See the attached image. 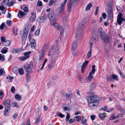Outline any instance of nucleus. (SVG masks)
<instances>
[{"label":"nucleus","mask_w":125,"mask_h":125,"mask_svg":"<svg viewBox=\"0 0 125 125\" xmlns=\"http://www.w3.org/2000/svg\"><path fill=\"white\" fill-rule=\"evenodd\" d=\"M65 96H66V99H70L71 98V97L73 96V94L72 93L70 94H65Z\"/></svg>","instance_id":"obj_24"},{"label":"nucleus","mask_w":125,"mask_h":125,"mask_svg":"<svg viewBox=\"0 0 125 125\" xmlns=\"http://www.w3.org/2000/svg\"><path fill=\"white\" fill-rule=\"evenodd\" d=\"M55 62L54 61L51 62L50 64H49L48 65V68L49 69H51L54 67L55 66Z\"/></svg>","instance_id":"obj_22"},{"label":"nucleus","mask_w":125,"mask_h":125,"mask_svg":"<svg viewBox=\"0 0 125 125\" xmlns=\"http://www.w3.org/2000/svg\"><path fill=\"white\" fill-rule=\"evenodd\" d=\"M9 0H4L3 1L4 2H2V3L3 5L4 3L7 4Z\"/></svg>","instance_id":"obj_60"},{"label":"nucleus","mask_w":125,"mask_h":125,"mask_svg":"<svg viewBox=\"0 0 125 125\" xmlns=\"http://www.w3.org/2000/svg\"><path fill=\"white\" fill-rule=\"evenodd\" d=\"M49 17L50 21L51 24V22H55L56 19V15L55 13L53 11H52L49 14Z\"/></svg>","instance_id":"obj_7"},{"label":"nucleus","mask_w":125,"mask_h":125,"mask_svg":"<svg viewBox=\"0 0 125 125\" xmlns=\"http://www.w3.org/2000/svg\"><path fill=\"white\" fill-rule=\"evenodd\" d=\"M11 92L13 93H14L15 92V88L14 86H12L11 87Z\"/></svg>","instance_id":"obj_58"},{"label":"nucleus","mask_w":125,"mask_h":125,"mask_svg":"<svg viewBox=\"0 0 125 125\" xmlns=\"http://www.w3.org/2000/svg\"><path fill=\"white\" fill-rule=\"evenodd\" d=\"M51 24L53 25L54 27L56 29H58L60 32H62L63 31L62 27L60 24H59L56 22H51Z\"/></svg>","instance_id":"obj_6"},{"label":"nucleus","mask_w":125,"mask_h":125,"mask_svg":"<svg viewBox=\"0 0 125 125\" xmlns=\"http://www.w3.org/2000/svg\"><path fill=\"white\" fill-rule=\"evenodd\" d=\"M25 70L28 73H31L32 72V70L30 65L28 64H25L24 66Z\"/></svg>","instance_id":"obj_10"},{"label":"nucleus","mask_w":125,"mask_h":125,"mask_svg":"<svg viewBox=\"0 0 125 125\" xmlns=\"http://www.w3.org/2000/svg\"><path fill=\"white\" fill-rule=\"evenodd\" d=\"M62 20L63 24L64 25L66 26H68V19L66 17L63 16L62 17Z\"/></svg>","instance_id":"obj_12"},{"label":"nucleus","mask_w":125,"mask_h":125,"mask_svg":"<svg viewBox=\"0 0 125 125\" xmlns=\"http://www.w3.org/2000/svg\"><path fill=\"white\" fill-rule=\"evenodd\" d=\"M96 86V84L94 83H92L91 85L90 89L91 90H92L94 89Z\"/></svg>","instance_id":"obj_25"},{"label":"nucleus","mask_w":125,"mask_h":125,"mask_svg":"<svg viewBox=\"0 0 125 125\" xmlns=\"http://www.w3.org/2000/svg\"><path fill=\"white\" fill-rule=\"evenodd\" d=\"M113 15V10L112 9H109L108 12V18L110 20L111 18V17Z\"/></svg>","instance_id":"obj_15"},{"label":"nucleus","mask_w":125,"mask_h":125,"mask_svg":"<svg viewBox=\"0 0 125 125\" xmlns=\"http://www.w3.org/2000/svg\"><path fill=\"white\" fill-rule=\"evenodd\" d=\"M10 107H5V110L4 112V116L6 115L9 112V109Z\"/></svg>","instance_id":"obj_26"},{"label":"nucleus","mask_w":125,"mask_h":125,"mask_svg":"<svg viewBox=\"0 0 125 125\" xmlns=\"http://www.w3.org/2000/svg\"><path fill=\"white\" fill-rule=\"evenodd\" d=\"M31 53V52L29 51L28 52H25L24 53V55L26 57H28V58H29L30 56L29 54Z\"/></svg>","instance_id":"obj_32"},{"label":"nucleus","mask_w":125,"mask_h":125,"mask_svg":"<svg viewBox=\"0 0 125 125\" xmlns=\"http://www.w3.org/2000/svg\"><path fill=\"white\" fill-rule=\"evenodd\" d=\"M125 21V19L122 17V14L120 13L118 14L117 18V22L119 25H121L123 21Z\"/></svg>","instance_id":"obj_8"},{"label":"nucleus","mask_w":125,"mask_h":125,"mask_svg":"<svg viewBox=\"0 0 125 125\" xmlns=\"http://www.w3.org/2000/svg\"><path fill=\"white\" fill-rule=\"evenodd\" d=\"M4 93L1 91H0V99H2L4 97Z\"/></svg>","instance_id":"obj_41"},{"label":"nucleus","mask_w":125,"mask_h":125,"mask_svg":"<svg viewBox=\"0 0 125 125\" xmlns=\"http://www.w3.org/2000/svg\"><path fill=\"white\" fill-rule=\"evenodd\" d=\"M91 73H90L88 76L86 78V80L88 83H91L92 79L94 78V76L92 75H91Z\"/></svg>","instance_id":"obj_13"},{"label":"nucleus","mask_w":125,"mask_h":125,"mask_svg":"<svg viewBox=\"0 0 125 125\" xmlns=\"http://www.w3.org/2000/svg\"><path fill=\"white\" fill-rule=\"evenodd\" d=\"M37 5L38 6H41L42 5V3L41 1H38L37 3Z\"/></svg>","instance_id":"obj_57"},{"label":"nucleus","mask_w":125,"mask_h":125,"mask_svg":"<svg viewBox=\"0 0 125 125\" xmlns=\"http://www.w3.org/2000/svg\"><path fill=\"white\" fill-rule=\"evenodd\" d=\"M86 99L88 103L89 107L92 109L96 107L98 104V101L95 98L94 94L86 97Z\"/></svg>","instance_id":"obj_1"},{"label":"nucleus","mask_w":125,"mask_h":125,"mask_svg":"<svg viewBox=\"0 0 125 125\" xmlns=\"http://www.w3.org/2000/svg\"><path fill=\"white\" fill-rule=\"evenodd\" d=\"M26 80L27 81H29L30 80V75L28 74H27L26 75Z\"/></svg>","instance_id":"obj_47"},{"label":"nucleus","mask_w":125,"mask_h":125,"mask_svg":"<svg viewBox=\"0 0 125 125\" xmlns=\"http://www.w3.org/2000/svg\"><path fill=\"white\" fill-rule=\"evenodd\" d=\"M4 42V44L6 46H8L10 44V41L8 40H5Z\"/></svg>","instance_id":"obj_37"},{"label":"nucleus","mask_w":125,"mask_h":125,"mask_svg":"<svg viewBox=\"0 0 125 125\" xmlns=\"http://www.w3.org/2000/svg\"><path fill=\"white\" fill-rule=\"evenodd\" d=\"M28 27H26L24 29L23 33L21 36L22 44V45H24L25 44L26 37L28 33Z\"/></svg>","instance_id":"obj_3"},{"label":"nucleus","mask_w":125,"mask_h":125,"mask_svg":"<svg viewBox=\"0 0 125 125\" xmlns=\"http://www.w3.org/2000/svg\"><path fill=\"white\" fill-rule=\"evenodd\" d=\"M15 98L16 99L18 100H20L21 96L20 95L18 94H17L15 95Z\"/></svg>","instance_id":"obj_42"},{"label":"nucleus","mask_w":125,"mask_h":125,"mask_svg":"<svg viewBox=\"0 0 125 125\" xmlns=\"http://www.w3.org/2000/svg\"><path fill=\"white\" fill-rule=\"evenodd\" d=\"M8 50V48L6 47L4 48L1 50L2 52L3 53H5L7 52Z\"/></svg>","instance_id":"obj_39"},{"label":"nucleus","mask_w":125,"mask_h":125,"mask_svg":"<svg viewBox=\"0 0 125 125\" xmlns=\"http://www.w3.org/2000/svg\"><path fill=\"white\" fill-rule=\"evenodd\" d=\"M47 19V17L45 15L43 16H41L39 17L38 20L39 23H43L46 21Z\"/></svg>","instance_id":"obj_9"},{"label":"nucleus","mask_w":125,"mask_h":125,"mask_svg":"<svg viewBox=\"0 0 125 125\" xmlns=\"http://www.w3.org/2000/svg\"><path fill=\"white\" fill-rule=\"evenodd\" d=\"M77 46V44L76 42H73L72 46V49L73 51L76 49Z\"/></svg>","instance_id":"obj_29"},{"label":"nucleus","mask_w":125,"mask_h":125,"mask_svg":"<svg viewBox=\"0 0 125 125\" xmlns=\"http://www.w3.org/2000/svg\"><path fill=\"white\" fill-rule=\"evenodd\" d=\"M12 104L13 105V106L17 108H18L19 107V106L17 104V103L15 102L12 103Z\"/></svg>","instance_id":"obj_48"},{"label":"nucleus","mask_w":125,"mask_h":125,"mask_svg":"<svg viewBox=\"0 0 125 125\" xmlns=\"http://www.w3.org/2000/svg\"><path fill=\"white\" fill-rule=\"evenodd\" d=\"M18 67H14L13 68L12 71L13 72L15 73H18Z\"/></svg>","instance_id":"obj_28"},{"label":"nucleus","mask_w":125,"mask_h":125,"mask_svg":"<svg viewBox=\"0 0 125 125\" xmlns=\"http://www.w3.org/2000/svg\"><path fill=\"white\" fill-rule=\"evenodd\" d=\"M67 0H65L64 2L62 3L61 6L57 8V11L59 15H60L62 13Z\"/></svg>","instance_id":"obj_4"},{"label":"nucleus","mask_w":125,"mask_h":125,"mask_svg":"<svg viewBox=\"0 0 125 125\" xmlns=\"http://www.w3.org/2000/svg\"><path fill=\"white\" fill-rule=\"evenodd\" d=\"M112 6L111 4L109 3L108 4V9H112Z\"/></svg>","instance_id":"obj_63"},{"label":"nucleus","mask_w":125,"mask_h":125,"mask_svg":"<svg viewBox=\"0 0 125 125\" xmlns=\"http://www.w3.org/2000/svg\"><path fill=\"white\" fill-rule=\"evenodd\" d=\"M99 10V7L98 6H97L96 8V10L94 14L96 15H97V14Z\"/></svg>","instance_id":"obj_56"},{"label":"nucleus","mask_w":125,"mask_h":125,"mask_svg":"<svg viewBox=\"0 0 125 125\" xmlns=\"http://www.w3.org/2000/svg\"><path fill=\"white\" fill-rule=\"evenodd\" d=\"M31 46V48L34 49L36 46V42L35 40L30 42Z\"/></svg>","instance_id":"obj_23"},{"label":"nucleus","mask_w":125,"mask_h":125,"mask_svg":"<svg viewBox=\"0 0 125 125\" xmlns=\"http://www.w3.org/2000/svg\"><path fill=\"white\" fill-rule=\"evenodd\" d=\"M44 50L42 49L39 52V60H41L43 57L44 55Z\"/></svg>","instance_id":"obj_18"},{"label":"nucleus","mask_w":125,"mask_h":125,"mask_svg":"<svg viewBox=\"0 0 125 125\" xmlns=\"http://www.w3.org/2000/svg\"><path fill=\"white\" fill-rule=\"evenodd\" d=\"M102 16L104 19H105L106 18V14L105 13H103L102 14Z\"/></svg>","instance_id":"obj_61"},{"label":"nucleus","mask_w":125,"mask_h":125,"mask_svg":"<svg viewBox=\"0 0 125 125\" xmlns=\"http://www.w3.org/2000/svg\"><path fill=\"white\" fill-rule=\"evenodd\" d=\"M57 115L61 118H62L63 117H64L65 116L64 115L61 113H60L58 114H57Z\"/></svg>","instance_id":"obj_55"},{"label":"nucleus","mask_w":125,"mask_h":125,"mask_svg":"<svg viewBox=\"0 0 125 125\" xmlns=\"http://www.w3.org/2000/svg\"><path fill=\"white\" fill-rule=\"evenodd\" d=\"M18 116V114L17 113H15L13 115V118L14 119H15Z\"/></svg>","instance_id":"obj_64"},{"label":"nucleus","mask_w":125,"mask_h":125,"mask_svg":"<svg viewBox=\"0 0 125 125\" xmlns=\"http://www.w3.org/2000/svg\"><path fill=\"white\" fill-rule=\"evenodd\" d=\"M40 32V30L39 29H38L37 30L35 31L34 35H38L39 34Z\"/></svg>","instance_id":"obj_54"},{"label":"nucleus","mask_w":125,"mask_h":125,"mask_svg":"<svg viewBox=\"0 0 125 125\" xmlns=\"http://www.w3.org/2000/svg\"><path fill=\"white\" fill-rule=\"evenodd\" d=\"M85 24L86 23L85 21L81 22L79 24V25L80 27V28H79V27H78L79 29V30H81V31H83L82 29L85 27Z\"/></svg>","instance_id":"obj_11"},{"label":"nucleus","mask_w":125,"mask_h":125,"mask_svg":"<svg viewBox=\"0 0 125 125\" xmlns=\"http://www.w3.org/2000/svg\"><path fill=\"white\" fill-rule=\"evenodd\" d=\"M20 49H13L11 50V52L12 53H17L20 51Z\"/></svg>","instance_id":"obj_36"},{"label":"nucleus","mask_w":125,"mask_h":125,"mask_svg":"<svg viewBox=\"0 0 125 125\" xmlns=\"http://www.w3.org/2000/svg\"><path fill=\"white\" fill-rule=\"evenodd\" d=\"M96 117V116L95 115H91L90 116L91 119L93 121L94 120Z\"/></svg>","instance_id":"obj_59"},{"label":"nucleus","mask_w":125,"mask_h":125,"mask_svg":"<svg viewBox=\"0 0 125 125\" xmlns=\"http://www.w3.org/2000/svg\"><path fill=\"white\" fill-rule=\"evenodd\" d=\"M33 35L29 33L28 35V39L29 41L30 42H32V41L35 40H34L32 39V37L33 36Z\"/></svg>","instance_id":"obj_30"},{"label":"nucleus","mask_w":125,"mask_h":125,"mask_svg":"<svg viewBox=\"0 0 125 125\" xmlns=\"http://www.w3.org/2000/svg\"><path fill=\"white\" fill-rule=\"evenodd\" d=\"M18 72L19 74L20 75H22L24 74L23 70L22 68L19 69Z\"/></svg>","instance_id":"obj_38"},{"label":"nucleus","mask_w":125,"mask_h":125,"mask_svg":"<svg viewBox=\"0 0 125 125\" xmlns=\"http://www.w3.org/2000/svg\"><path fill=\"white\" fill-rule=\"evenodd\" d=\"M92 37L91 38V41H92L93 42L95 43L98 40L97 39L96 36V35H95L94 33H92Z\"/></svg>","instance_id":"obj_19"},{"label":"nucleus","mask_w":125,"mask_h":125,"mask_svg":"<svg viewBox=\"0 0 125 125\" xmlns=\"http://www.w3.org/2000/svg\"><path fill=\"white\" fill-rule=\"evenodd\" d=\"M26 14V13H24L22 11H19V13L18 14V16L20 18H21L22 17Z\"/></svg>","instance_id":"obj_20"},{"label":"nucleus","mask_w":125,"mask_h":125,"mask_svg":"<svg viewBox=\"0 0 125 125\" xmlns=\"http://www.w3.org/2000/svg\"><path fill=\"white\" fill-rule=\"evenodd\" d=\"M76 0H71L69 2L67 6V10L68 12H70L71 11V9L76 4L75 3Z\"/></svg>","instance_id":"obj_5"},{"label":"nucleus","mask_w":125,"mask_h":125,"mask_svg":"<svg viewBox=\"0 0 125 125\" xmlns=\"http://www.w3.org/2000/svg\"><path fill=\"white\" fill-rule=\"evenodd\" d=\"M15 0H13L10 1L8 4V5L9 7L11 6L15 3Z\"/></svg>","instance_id":"obj_40"},{"label":"nucleus","mask_w":125,"mask_h":125,"mask_svg":"<svg viewBox=\"0 0 125 125\" xmlns=\"http://www.w3.org/2000/svg\"><path fill=\"white\" fill-rule=\"evenodd\" d=\"M105 113L104 114L100 113L99 115V116L101 118H103L104 117L106 116L105 115Z\"/></svg>","instance_id":"obj_43"},{"label":"nucleus","mask_w":125,"mask_h":125,"mask_svg":"<svg viewBox=\"0 0 125 125\" xmlns=\"http://www.w3.org/2000/svg\"><path fill=\"white\" fill-rule=\"evenodd\" d=\"M70 118V114L68 113H67V115L66 117V121H67L68 120V119Z\"/></svg>","instance_id":"obj_53"},{"label":"nucleus","mask_w":125,"mask_h":125,"mask_svg":"<svg viewBox=\"0 0 125 125\" xmlns=\"http://www.w3.org/2000/svg\"><path fill=\"white\" fill-rule=\"evenodd\" d=\"M122 115L121 113H119L117 115L116 117L115 116L114 117H113L112 119L113 120H114L115 118H119L120 116H121Z\"/></svg>","instance_id":"obj_52"},{"label":"nucleus","mask_w":125,"mask_h":125,"mask_svg":"<svg viewBox=\"0 0 125 125\" xmlns=\"http://www.w3.org/2000/svg\"><path fill=\"white\" fill-rule=\"evenodd\" d=\"M79 32L77 33L76 34H75V37L76 38V39H79L80 38V33L79 32V31H78Z\"/></svg>","instance_id":"obj_45"},{"label":"nucleus","mask_w":125,"mask_h":125,"mask_svg":"<svg viewBox=\"0 0 125 125\" xmlns=\"http://www.w3.org/2000/svg\"><path fill=\"white\" fill-rule=\"evenodd\" d=\"M0 60L3 61L4 60V56L3 55L0 54Z\"/></svg>","instance_id":"obj_50"},{"label":"nucleus","mask_w":125,"mask_h":125,"mask_svg":"<svg viewBox=\"0 0 125 125\" xmlns=\"http://www.w3.org/2000/svg\"><path fill=\"white\" fill-rule=\"evenodd\" d=\"M5 23H2L0 25V28L1 29H2L4 26Z\"/></svg>","instance_id":"obj_62"},{"label":"nucleus","mask_w":125,"mask_h":125,"mask_svg":"<svg viewBox=\"0 0 125 125\" xmlns=\"http://www.w3.org/2000/svg\"><path fill=\"white\" fill-rule=\"evenodd\" d=\"M88 62V61H85L83 64L82 66L81 67V71L82 73H83L84 72V70Z\"/></svg>","instance_id":"obj_14"},{"label":"nucleus","mask_w":125,"mask_h":125,"mask_svg":"<svg viewBox=\"0 0 125 125\" xmlns=\"http://www.w3.org/2000/svg\"><path fill=\"white\" fill-rule=\"evenodd\" d=\"M28 58V57H26L25 56H21L19 58V59L21 61H24Z\"/></svg>","instance_id":"obj_34"},{"label":"nucleus","mask_w":125,"mask_h":125,"mask_svg":"<svg viewBox=\"0 0 125 125\" xmlns=\"http://www.w3.org/2000/svg\"><path fill=\"white\" fill-rule=\"evenodd\" d=\"M98 32L100 34L101 38L103 40L104 42L108 43L109 42V37L103 31L101 28H98Z\"/></svg>","instance_id":"obj_2"},{"label":"nucleus","mask_w":125,"mask_h":125,"mask_svg":"<svg viewBox=\"0 0 125 125\" xmlns=\"http://www.w3.org/2000/svg\"><path fill=\"white\" fill-rule=\"evenodd\" d=\"M10 100L9 99H7L4 102V105L5 107H10Z\"/></svg>","instance_id":"obj_17"},{"label":"nucleus","mask_w":125,"mask_h":125,"mask_svg":"<svg viewBox=\"0 0 125 125\" xmlns=\"http://www.w3.org/2000/svg\"><path fill=\"white\" fill-rule=\"evenodd\" d=\"M12 31L13 33L15 36H16L18 34V28L16 26L13 27L12 28Z\"/></svg>","instance_id":"obj_16"},{"label":"nucleus","mask_w":125,"mask_h":125,"mask_svg":"<svg viewBox=\"0 0 125 125\" xmlns=\"http://www.w3.org/2000/svg\"><path fill=\"white\" fill-rule=\"evenodd\" d=\"M12 22L10 20L7 21H6V24L8 26H10L12 24Z\"/></svg>","instance_id":"obj_46"},{"label":"nucleus","mask_w":125,"mask_h":125,"mask_svg":"<svg viewBox=\"0 0 125 125\" xmlns=\"http://www.w3.org/2000/svg\"><path fill=\"white\" fill-rule=\"evenodd\" d=\"M25 13H27L29 11V8L28 7L25 6L22 9Z\"/></svg>","instance_id":"obj_35"},{"label":"nucleus","mask_w":125,"mask_h":125,"mask_svg":"<svg viewBox=\"0 0 125 125\" xmlns=\"http://www.w3.org/2000/svg\"><path fill=\"white\" fill-rule=\"evenodd\" d=\"M92 4L91 3H89L87 5L86 7L85 10H89L90 9V8L92 7Z\"/></svg>","instance_id":"obj_33"},{"label":"nucleus","mask_w":125,"mask_h":125,"mask_svg":"<svg viewBox=\"0 0 125 125\" xmlns=\"http://www.w3.org/2000/svg\"><path fill=\"white\" fill-rule=\"evenodd\" d=\"M54 52L58 54L59 52V48L58 46L57 45L54 46Z\"/></svg>","instance_id":"obj_27"},{"label":"nucleus","mask_w":125,"mask_h":125,"mask_svg":"<svg viewBox=\"0 0 125 125\" xmlns=\"http://www.w3.org/2000/svg\"><path fill=\"white\" fill-rule=\"evenodd\" d=\"M75 117L76 119V121L77 122L80 121L81 119V117L80 116L77 115L75 116Z\"/></svg>","instance_id":"obj_44"},{"label":"nucleus","mask_w":125,"mask_h":125,"mask_svg":"<svg viewBox=\"0 0 125 125\" xmlns=\"http://www.w3.org/2000/svg\"><path fill=\"white\" fill-rule=\"evenodd\" d=\"M36 17V14L35 13H32L31 14V16L30 18V20L33 21H35Z\"/></svg>","instance_id":"obj_21"},{"label":"nucleus","mask_w":125,"mask_h":125,"mask_svg":"<svg viewBox=\"0 0 125 125\" xmlns=\"http://www.w3.org/2000/svg\"><path fill=\"white\" fill-rule=\"evenodd\" d=\"M54 0H51L49 1V5L50 6H52L54 3Z\"/></svg>","instance_id":"obj_51"},{"label":"nucleus","mask_w":125,"mask_h":125,"mask_svg":"<svg viewBox=\"0 0 125 125\" xmlns=\"http://www.w3.org/2000/svg\"><path fill=\"white\" fill-rule=\"evenodd\" d=\"M113 78L116 81H118L119 80L118 76L115 74H112V75Z\"/></svg>","instance_id":"obj_31"},{"label":"nucleus","mask_w":125,"mask_h":125,"mask_svg":"<svg viewBox=\"0 0 125 125\" xmlns=\"http://www.w3.org/2000/svg\"><path fill=\"white\" fill-rule=\"evenodd\" d=\"M92 51V50L90 49L89 51L88 52L87 54V56L88 57H90L91 56Z\"/></svg>","instance_id":"obj_49"}]
</instances>
